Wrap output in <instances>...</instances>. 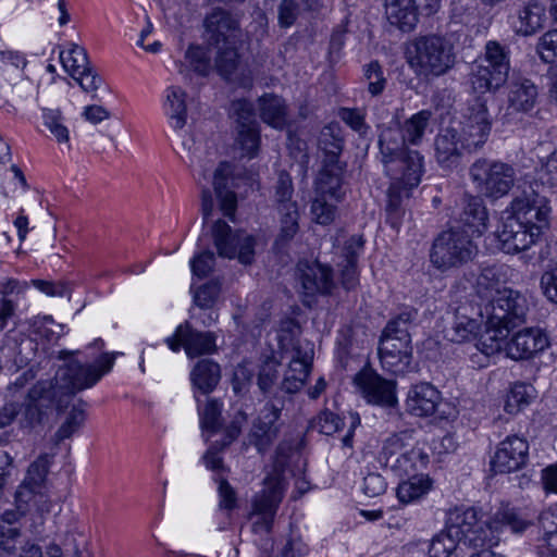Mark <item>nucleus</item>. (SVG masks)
Returning a JSON list of instances; mask_svg holds the SVG:
<instances>
[{
  "mask_svg": "<svg viewBox=\"0 0 557 557\" xmlns=\"http://www.w3.org/2000/svg\"><path fill=\"white\" fill-rule=\"evenodd\" d=\"M76 351L61 350L59 358L65 360L55 372L54 381H39L24 396L23 401L8 397L0 406V428L10 425L18 417L22 429H34L41 424L45 410L53 404L63 406V397L91 388L111 372L120 352H102L92 363L69 359Z\"/></svg>",
  "mask_w": 557,
  "mask_h": 557,
  "instance_id": "obj_2",
  "label": "nucleus"
},
{
  "mask_svg": "<svg viewBox=\"0 0 557 557\" xmlns=\"http://www.w3.org/2000/svg\"><path fill=\"white\" fill-rule=\"evenodd\" d=\"M218 55L215 66L219 73L228 78L234 73L238 65L237 45H223L216 46Z\"/></svg>",
  "mask_w": 557,
  "mask_h": 557,
  "instance_id": "obj_50",
  "label": "nucleus"
},
{
  "mask_svg": "<svg viewBox=\"0 0 557 557\" xmlns=\"http://www.w3.org/2000/svg\"><path fill=\"white\" fill-rule=\"evenodd\" d=\"M162 109L170 127L180 134L187 122L186 92L178 86L168 87Z\"/></svg>",
  "mask_w": 557,
  "mask_h": 557,
  "instance_id": "obj_30",
  "label": "nucleus"
},
{
  "mask_svg": "<svg viewBox=\"0 0 557 557\" xmlns=\"http://www.w3.org/2000/svg\"><path fill=\"white\" fill-rule=\"evenodd\" d=\"M529 522L509 506L499 508L488 520L482 521L475 508H456L450 511L446 528L465 545L484 547L496 545L499 541L496 533L509 528L513 533L524 531Z\"/></svg>",
  "mask_w": 557,
  "mask_h": 557,
  "instance_id": "obj_3",
  "label": "nucleus"
},
{
  "mask_svg": "<svg viewBox=\"0 0 557 557\" xmlns=\"http://www.w3.org/2000/svg\"><path fill=\"white\" fill-rule=\"evenodd\" d=\"M508 50L498 41L490 40L485 45L484 62L494 72H496V81H506L509 74L510 64Z\"/></svg>",
  "mask_w": 557,
  "mask_h": 557,
  "instance_id": "obj_41",
  "label": "nucleus"
},
{
  "mask_svg": "<svg viewBox=\"0 0 557 557\" xmlns=\"http://www.w3.org/2000/svg\"><path fill=\"white\" fill-rule=\"evenodd\" d=\"M232 111L236 115L237 129L258 126L253 106L248 100L240 99L234 101L232 103Z\"/></svg>",
  "mask_w": 557,
  "mask_h": 557,
  "instance_id": "obj_57",
  "label": "nucleus"
},
{
  "mask_svg": "<svg viewBox=\"0 0 557 557\" xmlns=\"http://www.w3.org/2000/svg\"><path fill=\"white\" fill-rule=\"evenodd\" d=\"M407 144L399 127L383 128L379 137L381 161L391 180L417 187L423 173V157L416 150H407Z\"/></svg>",
  "mask_w": 557,
  "mask_h": 557,
  "instance_id": "obj_6",
  "label": "nucleus"
},
{
  "mask_svg": "<svg viewBox=\"0 0 557 557\" xmlns=\"http://www.w3.org/2000/svg\"><path fill=\"white\" fill-rule=\"evenodd\" d=\"M467 230L453 227L442 232L433 242L431 263L441 271L459 268L471 261L478 253V246Z\"/></svg>",
  "mask_w": 557,
  "mask_h": 557,
  "instance_id": "obj_8",
  "label": "nucleus"
},
{
  "mask_svg": "<svg viewBox=\"0 0 557 557\" xmlns=\"http://www.w3.org/2000/svg\"><path fill=\"white\" fill-rule=\"evenodd\" d=\"M60 59L64 69L72 77H75L78 73H84L90 66L86 50L78 45H73L66 52L62 51Z\"/></svg>",
  "mask_w": 557,
  "mask_h": 557,
  "instance_id": "obj_48",
  "label": "nucleus"
},
{
  "mask_svg": "<svg viewBox=\"0 0 557 557\" xmlns=\"http://www.w3.org/2000/svg\"><path fill=\"white\" fill-rule=\"evenodd\" d=\"M506 81H496V72L484 63L475 62L471 67L470 83L474 91L484 94L498 89Z\"/></svg>",
  "mask_w": 557,
  "mask_h": 557,
  "instance_id": "obj_46",
  "label": "nucleus"
},
{
  "mask_svg": "<svg viewBox=\"0 0 557 557\" xmlns=\"http://www.w3.org/2000/svg\"><path fill=\"white\" fill-rule=\"evenodd\" d=\"M465 150L467 148L460 132L454 125L441 129L434 138L435 159L444 170L457 168Z\"/></svg>",
  "mask_w": 557,
  "mask_h": 557,
  "instance_id": "obj_21",
  "label": "nucleus"
},
{
  "mask_svg": "<svg viewBox=\"0 0 557 557\" xmlns=\"http://www.w3.org/2000/svg\"><path fill=\"white\" fill-rule=\"evenodd\" d=\"M297 271L306 295L329 294L334 287L332 269L327 265L319 262H299Z\"/></svg>",
  "mask_w": 557,
  "mask_h": 557,
  "instance_id": "obj_22",
  "label": "nucleus"
},
{
  "mask_svg": "<svg viewBox=\"0 0 557 557\" xmlns=\"http://www.w3.org/2000/svg\"><path fill=\"white\" fill-rule=\"evenodd\" d=\"M283 498V487L280 480H276L268 490L257 495L252 509L253 513L261 517L262 523L267 531L271 530L272 522L277 507Z\"/></svg>",
  "mask_w": 557,
  "mask_h": 557,
  "instance_id": "obj_33",
  "label": "nucleus"
},
{
  "mask_svg": "<svg viewBox=\"0 0 557 557\" xmlns=\"http://www.w3.org/2000/svg\"><path fill=\"white\" fill-rule=\"evenodd\" d=\"M85 421V412L83 409L73 407L69 412L64 422L60 425L58 431L55 432V441L60 443L66 438H70L73 434H75Z\"/></svg>",
  "mask_w": 557,
  "mask_h": 557,
  "instance_id": "obj_55",
  "label": "nucleus"
},
{
  "mask_svg": "<svg viewBox=\"0 0 557 557\" xmlns=\"http://www.w3.org/2000/svg\"><path fill=\"white\" fill-rule=\"evenodd\" d=\"M343 419L330 410H323L319 416L311 420L310 428L318 430L325 435H332L341 430Z\"/></svg>",
  "mask_w": 557,
  "mask_h": 557,
  "instance_id": "obj_56",
  "label": "nucleus"
},
{
  "mask_svg": "<svg viewBox=\"0 0 557 557\" xmlns=\"http://www.w3.org/2000/svg\"><path fill=\"white\" fill-rule=\"evenodd\" d=\"M469 176L476 190L492 199L506 196L516 181V172L510 164L484 158L471 164Z\"/></svg>",
  "mask_w": 557,
  "mask_h": 557,
  "instance_id": "obj_9",
  "label": "nucleus"
},
{
  "mask_svg": "<svg viewBox=\"0 0 557 557\" xmlns=\"http://www.w3.org/2000/svg\"><path fill=\"white\" fill-rule=\"evenodd\" d=\"M278 211L282 215L280 237L284 240H290L299 230L297 203H286L283 207H278Z\"/></svg>",
  "mask_w": 557,
  "mask_h": 557,
  "instance_id": "obj_52",
  "label": "nucleus"
},
{
  "mask_svg": "<svg viewBox=\"0 0 557 557\" xmlns=\"http://www.w3.org/2000/svg\"><path fill=\"white\" fill-rule=\"evenodd\" d=\"M41 119L44 126L51 133L59 144L69 143L70 131L65 125V119L59 109H42Z\"/></svg>",
  "mask_w": 557,
  "mask_h": 557,
  "instance_id": "obj_47",
  "label": "nucleus"
},
{
  "mask_svg": "<svg viewBox=\"0 0 557 557\" xmlns=\"http://www.w3.org/2000/svg\"><path fill=\"white\" fill-rule=\"evenodd\" d=\"M468 306H459L455 309L450 325L444 331L446 339L461 344L476 338L481 323L468 314Z\"/></svg>",
  "mask_w": 557,
  "mask_h": 557,
  "instance_id": "obj_28",
  "label": "nucleus"
},
{
  "mask_svg": "<svg viewBox=\"0 0 557 557\" xmlns=\"http://www.w3.org/2000/svg\"><path fill=\"white\" fill-rule=\"evenodd\" d=\"M441 400V393L435 386L430 383H419L409 389L406 405L411 414L429 417L435 413Z\"/></svg>",
  "mask_w": 557,
  "mask_h": 557,
  "instance_id": "obj_25",
  "label": "nucleus"
},
{
  "mask_svg": "<svg viewBox=\"0 0 557 557\" xmlns=\"http://www.w3.org/2000/svg\"><path fill=\"white\" fill-rule=\"evenodd\" d=\"M539 96L535 84L525 77H513L509 83L508 107L504 119L510 122L515 112H529L536 103Z\"/></svg>",
  "mask_w": 557,
  "mask_h": 557,
  "instance_id": "obj_24",
  "label": "nucleus"
},
{
  "mask_svg": "<svg viewBox=\"0 0 557 557\" xmlns=\"http://www.w3.org/2000/svg\"><path fill=\"white\" fill-rule=\"evenodd\" d=\"M379 357L385 370L393 374H404L412 361V345L410 342L398 341L397 337L381 335Z\"/></svg>",
  "mask_w": 557,
  "mask_h": 557,
  "instance_id": "obj_19",
  "label": "nucleus"
},
{
  "mask_svg": "<svg viewBox=\"0 0 557 557\" xmlns=\"http://www.w3.org/2000/svg\"><path fill=\"white\" fill-rule=\"evenodd\" d=\"M17 503H25L32 505L40 513L50 512L52 507L51 495L48 487L36 488V491H26V495L20 499L16 496Z\"/></svg>",
  "mask_w": 557,
  "mask_h": 557,
  "instance_id": "obj_58",
  "label": "nucleus"
},
{
  "mask_svg": "<svg viewBox=\"0 0 557 557\" xmlns=\"http://www.w3.org/2000/svg\"><path fill=\"white\" fill-rule=\"evenodd\" d=\"M474 288L482 300L491 304L504 288L502 287L499 269L497 267L484 268L476 277Z\"/></svg>",
  "mask_w": 557,
  "mask_h": 557,
  "instance_id": "obj_40",
  "label": "nucleus"
},
{
  "mask_svg": "<svg viewBox=\"0 0 557 557\" xmlns=\"http://www.w3.org/2000/svg\"><path fill=\"white\" fill-rule=\"evenodd\" d=\"M385 16L388 23L403 33L412 32L419 22L416 0H385Z\"/></svg>",
  "mask_w": 557,
  "mask_h": 557,
  "instance_id": "obj_26",
  "label": "nucleus"
},
{
  "mask_svg": "<svg viewBox=\"0 0 557 557\" xmlns=\"http://www.w3.org/2000/svg\"><path fill=\"white\" fill-rule=\"evenodd\" d=\"M533 387L523 383L515 384L505 403V410L508 413H517L524 406L529 405L533 397Z\"/></svg>",
  "mask_w": 557,
  "mask_h": 557,
  "instance_id": "obj_51",
  "label": "nucleus"
},
{
  "mask_svg": "<svg viewBox=\"0 0 557 557\" xmlns=\"http://www.w3.org/2000/svg\"><path fill=\"white\" fill-rule=\"evenodd\" d=\"M410 187L401 180H392V183L387 189V203H386V215L387 222L392 227L397 228L400 224L401 218L405 213L403 207V198L409 197Z\"/></svg>",
  "mask_w": 557,
  "mask_h": 557,
  "instance_id": "obj_36",
  "label": "nucleus"
},
{
  "mask_svg": "<svg viewBox=\"0 0 557 557\" xmlns=\"http://www.w3.org/2000/svg\"><path fill=\"white\" fill-rule=\"evenodd\" d=\"M545 20V8L537 2H529L518 10L513 29L518 35L530 36L543 28Z\"/></svg>",
  "mask_w": 557,
  "mask_h": 557,
  "instance_id": "obj_34",
  "label": "nucleus"
},
{
  "mask_svg": "<svg viewBox=\"0 0 557 557\" xmlns=\"http://www.w3.org/2000/svg\"><path fill=\"white\" fill-rule=\"evenodd\" d=\"M509 334V329L499 325H492L490 321H486V330L480 336L475 347L480 350L485 357L493 356L499 352L504 346V341L507 338Z\"/></svg>",
  "mask_w": 557,
  "mask_h": 557,
  "instance_id": "obj_43",
  "label": "nucleus"
},
{
  "mask_svg": "<svg viewBox=\"0 0 557 557\" xmlns=\"http://www.w3.org/2000/svg\"><path fill=\"white\" fill-rule=\"evenodd\" d=\"M414 430L394 433L384 442L379 461L398 476L410 475L426 467L429 455L414 445Z\"/></svg>",
  "mask_w": 557,
  "mask_h": 557,
  "instance_id": "obj_7",
  "label": "nucleus"
},
{
  "mask_svg": "<svg viewBox=\"0 0 557 557\" xmlns=\"http://www.w3.org/2000/svg\"><path fill=\"white\" fill-rule=\"evenodd\" d=\"M343 145L342 128L337 123H331L322 128L319 137V147L324 151L325 159L318 174L325 173L326 176L335 174L337 177L343 178L345 165L338 161Z\"/></svg>",
  "mask_w": 557,
  "mask_h": 557,
  "instance_id": "obj_20",
  "label": "nucleus"
},
{
  "mask_svg": "<svg viewBox=\"0 0 557 557\" xmlns=\"http://www.w3.org/2000/svg\"><path fill=\"white\" fill-rule=\"evenodd\" d=\"M213 184L219 210L230 221L234 222L238 203L235 193L237 184L234 165L228 162H221L214 172Z\"/></svg>",
  "mask_w": 557,
  "mask_h": 557,
  "instance_id": "obj_18",
  "label": "nucleus"
},
{
  "mask_svg": "<svg viewBox=\"0 0 557 557\" xmlns=\"http://www.w3.org/2000/svg\"><path fill=\"white\" fill-rule=\"evenodd\" d=\"M513 214L503 220L497 231L499 248L506 253L529 249L548 225L550 208L544 197L530 200L518 198L512 203Z\"/></svg>",
  "mask_w": 557,
  "mask_h": 557,
  "instance_id": "obj_4",
  "label": "nucleus"
},
{
  "mask_svg": "<svg viewBox=\"0 0 557 557\" xmlns=\"http://www.w3.org/2000/svg\"><path fill=\"white\" fill-rule=\"evenodd\" d=\"M211 233L221 257L228 259L237 257L243 264L251 263L255 253V240L251 236L234 233L230 225L221 220L214 222Z\"/></svg>",
  "mask_w": 557,
  "mask_h": 557,
  "instance_id": "obj_15",
  "label": "nucleus"
},
{
  "mask_svg": "<svg viewBox=\"0 0 557 557\" xmlns=\"http://www.w3.org/2000/svg\"><path fill=\"white\" fill-rule=\"evenodd\" d=\"M51 459L52 456L44 454L29 465L22 486L16 492V496L20 499L26 495V491H36V488L47 487L46 478L51 465Z\"/></svg>",
  "mask_w": 557,
  "mask_h": 557,
  "instance_id": "obj_37",
  "label": "nucleus"
},
{
  "mask_svg": "<svg viewBox=\"0 0 557 557\" xmlns=\"http://www.w3.org/2000/svg\"><path fill=\"white\" fill-rule=\"evenodd\" d=\"M406 60L418 77L430 79L447 74L456 64V54L448 38L428 34L408 44Z\"/></svg>",
  "mask_w": 557,
  "mask_h": 557,
  "instance_id": "obj_5",
  "label": "nucleus"
},
{
  "mask_svg": "<svg viewBox=\"0 0 557 557\" xmlns=\"http://www.w3.org/2000/svg\"><path fill=\"white\" fill-rule=\"evenodd\" d=\"M418 312L413 308H405L397 315L392 318L384 330L382 335L388 337H397L398 341H405L411 343V335L409 330L417 319Z\"/></svg>",
  "mask_w": 557,
  "mask_h": 557,
  "instance_id": "obj_44",
  "label": "nucleus"
},
{
  "mask_svg": "<svg viewBox=\"0 0 557 557\" xmlns=\"http://www.w3.org/2000/svg\"><path fill=\"white\" fill-rule=\"evenodd\" d=\"M540 285L547 300L557 305V264L542 274Z\"/></svg>",
  "mask_w": 557,
  "mask_h": 557,
  "instance_id": "obj_64",
  "label": "nucleus"
},
{
  "mask_svg": "<svg viewBox=\"0 0 557 557\" xmlns=\"http://www.w3.org/2000/svg\"><path fill=\"white\" fill-rule=\"evenodd\" d=\"M528 456L529 444L527 440L510 435L498 444L491 460V467L496 473L518 471L527 463Z\"/></svg>",
  "mask_w": 557,
  "mask_h": 557,
  "instance_id": "obj_16",
  "label": "nucleus"
},
{
  "mask_svg": "<svg viewBox=\"0 0 557 557\" xmlns=\"http://www.w3.org/2000/svg\"><path fill=\"white\" fill-rule=\"evenodd\" d=\"M460 543L446 528L445 531L436 534L430 544V557H449Z\"/></svg>",
  "mask_w": 557,
  "mask_h": 557,
  "instance_id": "obj_53",
  "label": "nucleus"
},
{
  "mask_svg": "<svg viewBox=\"0 0 557 557\" xmlns=\"http://www.w3.org/2000/svg\"><path fill=\"white\" fill-rule=\"evenodd\" d=\"M534 181L544 187L553 188L557 186V151L549 154L546 160L535 169Z\"/></svg>",
  "mask_w": 557,
  "mask_h": 557,
  "instance_id": "obj_54",
  "label": "nucleus"
},
{
  "mask_svg": "<svg viewBox=\"0 0 557 557\" xmlns=\"http://www.w3.org/2000/svg\"><path fill=\"white\" fill-rule=\"evenodd\" d=\"M26 288V282H21L12 277L0 280V294L3 296L0 299V330L5 327L9 318H11L15 311V304L8 297L23 294Z\"/></svg>",
  "mask_w": 557,
  "mask_h": 557,
  "instance_id": "obj_39",
  "label": "nucleus"
},
{
  "mask_svg": "<svg viewBox=\"0 0 557 557\" xmlns=\"http://www.w3.org/2000/svg\"><path fill=\"white\" fill-rule=\"evenodd\" d=\"M261 120L268 125L282 129L287 124V108L283 98L265 94L258 100Z\"/></svg>",
  "mask_w": 557,
  "mask_h": 557,
  "instance_id": "obj_35",
  "label": "nucleus"
},
{
  "mask_svg": "<svg viewBox=\"0 0 557 557\" xmlns=\"http://www.w3.org/2000/svg\"><path fill=\"white\" fill-rule=\"evenodd\" d=\"M432 115V111L421 110L403 123L399 129L409 145L418 146L422 141Z\"/></svg>",
  "mask_w": 557,
  "mask_h": 557,
  "instance_id": "obj_45",
  "label": "nucleus"
},
{
  "mask_svg": "<svg viewBox=\"0 0 557 557\" xmlns=\"http://www.w3.org/2000/svg\"><path fill=\"white\" fill-rule=\"evenodd\" d=\"M280 362L274 357H267L260 366L257 384L263 395L273 391L278 379Z\"/></svg>",
  "mask_w": 557,
  "mask_h": 557,
  "instance_id": "obj_49",
  "label": "nucleus"
},
{
  "mask_svg": "<svg viewBox=\"0 0 557 557\" xmlns=\"http://www.w3.org/2000/svg\"><path fill=\"white\" fill-rule=\"evenodd\" d=\"M284 408V400L274 397L261 409L253 420L248 434V440L260 454H264L276 441L280 433L278 420Z\"/></svg>",
  "mask_w": 557,
  "mask_h": 557,
  "instance_id": "obj_13",
  "label": "nucleus"
},
{
  "mask_svg": "<svg viewBox=\"0 0 557 557\" xmlns=\"http://www.w3.org/2000/svg\"><path fill=\"white\" fill-rule=\"evenodd\" d=\"M408 476V480L399 483L397 487V497L405 504L423 497L432 488V480L428 475L411 473Z\"/></svg>",
  "mask_w": 557,
  "mask_h": 557,
  "instance_id": "obj_42",
  "label": "nucleus"
},
{
  "mask_svg": "<svg viewBox=\"0 0 557 557\" xmlns=\"http://www.w3.org/2000/svg\"><path fill=\"white\" fill-rule=\"evenodd\" d=\"M237 141L246 156L252 158L259 149L260 133L258 126L237 129Z\"/></svg>",
  "mask_w": 557,
  "mask_h": 557,
  "instance_id": "obj_61",
  "label": "nucleus"
},
{
  "mask_svg": "<svg viewBox=\"0 0 557 557\" xmlns=\"http://www.w3.org/2000/svg\"><path fill=\"white\" fill-rule=\"evenodd\" d=\"M354 383L369 403L393 407L397 401L394 383L370 369L357 373Z\"/></svg>",
  "mask_w": 557,
  "mask_h": 557,
  "instance_id": "obj_17",
  "label": "nucleus"
},
{
  "mask_svg": "<svg viewBox=\"0 0 557 557\" xmlns=\"http://www.w3.org/2000/svg\"><path fill=\"white\" fill-rule=\"evenodd\" d=\"M540 524L544 535L536 546L540 557H557V513L547 510L540 515Z\"/></svg>",
  "mask_w": 557,
  "mask_h": 557,
  "instance_id": "obj_38",
  "label": "nucleus"
},
{
  "mask_svg": "<svg viewBox=\"0 0 557 557\" xmlns=\"http://www.w3.org/2000/svg\"><path fill=\"white\" fill-rule=\"evenodd\" d=\"M364 77L368 82V90L372 96L382 94L386 85V79L383 74V69L377 61H372L366 66Z\"/></svg>",
  "mask_w": 557,
  "mask_h": 557,
  "instance_id": "obj_59",
  "label": "nucleus"
},
{
  "mask_svg": "<svg viewBox=\"0 0 557 557\" xmlns=\"http://www.w3.org/2000/svg\"><path fill=\"white\" fill-rule=\"evenodd\" d=\"M243 33L238 20L231 13L214 9L211 12V41L215 46L238 45L242 41Z\"/></svg>",
  "mask_w": 557,
  "mask_h": 557,
  "instance_id": "obj_27",
  "label": "nucleus"
},
{
  "mask_svg": "<svg viewBox=\"0 0 557 557\" xmlns=\"http://www.w3.org/2000/svg\"><path fill=\"white\" fill-rule=\"evenodd\" d=\"M180 72L189 79L206 78L209 75V41L188 45Z\"/></svg>",
  "mask_w": 557,
  "mask_h": 557,
  "instance_id": "obj_31",
  "label": "nucleus"
},
{
  "mask_svg": "<svg viewBox=\"0 0 557 557\" xmlns=\"http://www.w3.org/2000/svg\"><path fill=\"white\" fill-rule=\"evenodd\" d=\"M460 132L467 151L471 152L482 147L491 131V121L485 102L475 98L467 108L463 120L456 126Z\"/></svg>",
  "mask_w": 557,
  "mask_h": 557,
  "instance_id": "obj_14",
  "label": "nucleus"
},
{
  "mask_svg": "<svg viewBox=\"0 0 557 557\" xmlns=\"http://www.w3.org/2000/svg\"><path fill=\"white\" fill-rule=\"evenodd\" d=\"M475 7L471 0H451L449 18L457 24H468L473 18Z\"/></svg>",
  "mask_w": 557,
  "mask_h": 557,
  "instance_id": "obj_60",
  "label": "nucleus"
},
{
  "mask_svg": "<svg viewBox=\"0 0 557 557\" xmlns=\"http://www.w3.org/2000/svg\"><path fill=\"white\" fill-rule=\"evenodd\" d=\"M310 355L301 354L299 349H296V355L293 357L288 364L283 381L280 385V389L287 394H295L299 392L310 373L311 370Z\"/></svg>",
  "mask_w": 557,
  "mask_h": 557,
  "instance_id": "obj_32",
  "label": "nucleus"
},
{
  "mask_svg": "<svg viewBox=\"0 0 557 557\" xmlns=\"http://www.w3.org/2000/svg\"><path fill=\"white\" fill-rule=\"evenodd\" d=\"M536 52L545 63H554L557 57V30L545 33L536 45Z\"/></svg>",
  "mask_w": 557,
  "mask_h": 557,
  "instance_id": "obj_62",
  "label": "nucleus"
},
{
  "mask_svg": "<svg viewBox=\"0 0 557 557\" xmlns=\"http://www.w3.org/2000/svg\"><path fill=\"white\" fill-rule=\"evenodd\" d=\"M247 416L242 410L226 416L221 412V405L211 399V454L230 446L240 434ZM224 470L222 459L211 455V471Z\"/></svg>",
  "mask_w": 557,
  "mask_h": 557,
  "instance_id": "obj_10",
  "label": "nucleus"
},
{
  "mask_svg": "<svg viewBox=\"0 0 557 557\" xmlns=\"http://www.w3.org/2000/svg\"><path fill=\"white\" fill-rule=\"evenodd\" d=\"M215 482L218 483L219 509L233 510L237 505V495L234 487L222 476L215 479Z\"/></svg>",
  "mask_w": 557,
  "mask_h": 557,
  "instance_id": "obj_63",
  "label": "nucleus"
},
{
  "mask_svg": "<svg viewBox=\"0 0 557 557\" xmlns=\"http://www.w3.org/2000/svg\"><path fill=\"white\" fill-rule=\"evenodd\" d=\"M529 310L527 298L519 292L504 287L491 304L484 305V313L492 325L503 324L513 329L525 320Z\"/></svg>",
  "mask_w": 557,
  "mask_h": 557,
  "instance_id": "obj_12",
  "label": "nucleus"
},
{
  "mask_svg": "<svg viewBox=\"0 0 557 557\" xmlns=\"http://www.w3.org/2000/svg\"><path fill=\"white\" fill-rule=\"evenodd\" d=\"M487 211L479 196L465 195L463 209L459 216L461 230H467L472 236H481L487 228Z\"/></svg>",
  "mask_w": 557,
  "mask_h": 557,
  "instance_id": "obj_29",
  "label": "nucleus"
},
{
  "mask_svg": "<svg viewBox=\"0 0 557 557\" xmlns=\"http://www.w3.org/2000/svg\"><path fill=\"white\" fill-rule=\"evenodd\" d=\"M548 346L547 336L540 329H524L506 344L507 356L513 360L528 359Z\"/></svg>",
  "mask_w": 557,
  "mask_h": 557,
  "instance_id": "obj_23",
  "label": "nucleus"
},
{
  "mask_svg": "<svg viewBox=\"0 0 557 557\" xmlns=\"http://www.w3.org/2000/svg\"><path fill=\"white\" fill-rule=\"evenodd\" d=\"M186 156L184 162L201 189L202 231L197 242L198 252L190 260L191 284L190 294L194 307L191 308L193 322L180 324L174 334L165 338V344L173 352L184 348L189 359L200 358L190 371V383L194 398L197 403L201 436L205 443L209 442V333L196 327L198 318L196 309L206 311L209 308V231L206 225L209 221V189L207 178L209 146L205 137L197 139L194 135L183 140ZM207 317V313L203 312Z\"/></svg>",
  "mask_w": 557,
  "mask_h": 557,
  "instance_id": "obj_1",
  "label": "nucleus"
},
{
  "mask_svg": "<svg viewBox=\"0 0 557 557\" xmlns=\"http://www.w3.org/2000/svg\"><path fill=\"white\" fill-rule=\"evenodd\" d=\"M343 178L335 174H318L314 181V198L311 202V214L315 223L331 224L337 213V203L344 199Z\"/></svg>",
  "mask_w": 557,
  "mask_h": 557,
  "instance_id": "obj_11",
  "label": "nucleus"
}]
</instances>
